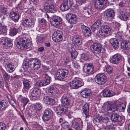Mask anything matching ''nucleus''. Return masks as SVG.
Instances as JSON below:
<instances>
[{
  "mask_svg": "<svg viewBox=\"0 0 130 130\" xmlns=\"http://www.w3.org/2000/svg\"><path fill=\"white\" fill-rule=\"evenodd\" d=\"M6 128L5 124L3 122H0V130H5Z\"/></svg>",
  "mask_w": 130,
  "mask_h": 130,
  "instance_id": "obj_60",
  "label": "nucleus"
},
{
  "mask_svg": "<svg viewBox=\"0 0 130 130\" xmlns=\"http://www.w3.org/2000/svg\"><path fill=\"white\" fill-rule=\"evenodd\" d=\"M72 126L75 129L78 130H79L80 129L79 124L77 122H73L72 123Z\"/></svg>",
  "mask_w": 130,
  "mask_h": 130,
  "instance_id": "obj_52",
  "label": "nucleus"
},
{
  "mask_svg": "<svg viewBox=\"0 0 130 130\" xmlns=\"http://www.w3.org/2000/svg\"><path fill=\"white\" fill-rule=\"evenodd\" d=\"M106 80V76L103 73L98 74L96 75L95 78V82L99 85L104 84Z\"/></svg>",
  "mask_w": 130,
  "mask_h": 130,
  "instance_id": "obj_5",
  "label": "nucleus"
},
{
  "mask_svg": "<svg viewBox=\"0 0 130 130\" xmlns=\"http://www.w3.org/2000/svg\"><path fill=\"white\" fill-rule=\"evenodd\" d=\"M103 117L98 116L94 119L93 121L95 122L101 123L103 121Z\"/></svg>",
  "mask_w": 130,
  "mask_h": 130,
  "instance_id": "obj_47",
  "label": "nucleus"
},
{
  "mask_svg": "<svg viewBox=\"0 0 130 130\" xmlns=\"http://www.w3.org/2000/svg\"><path fill=\"white\" fill-rule=\"evenodd\" d=\"M104 17L108 19H111L113 18L115 15V12L114 10L109 9L106 10L104 13Z\"/></svg>",
  "mask_w": 130,
  "mask_h": 130,
  "instance_id": "obj_18",
  "label": "nucleus"
},
{
  "mask_svg": "<svg viewBox=\"0 0 130 130\" xmlns=\"http://www.w3.org/2000/svg\"><path fill=\"white\" fill-rule=\"evenodd\" d=\"M107 0H95L94 3V7L97 9L102 10L105 7Z\"/></svg>",
  "mask_w": 130,
  "mask_h": 130,
  "instance_id": "obj_8",
  "label": "nucleus"
},
{
  "mask_svg": "<svg viewBox=\"0 0 130 130\" xmlns=\"http://www.w3.org/2000/svg\"><path fill=\"white\" fill-rule=\"evenodd\" d=\"M53 20L52 23L54 26H56L59 25L60 23L61 20V18L59 17L56 16H54L53 17Z\"/></svg>",
  "mask_w": 130,
  "mask_h": 130,
  "instance_id": "obj_34",
  "label": "nucleus"
},
{
  "mask_svg": "<svg viewBox=\"0 0 130 130\" xmlns=\"http://www.w3.org/2000/svg\"><path fill=\"white\" fill-rule=\"evenodd\" d=\"M126 105V104L125 103H122L119 104H117L115 102V108H116V111L120 112L123 111L125 108Z\"/></svg>",
  "mask_w": 130,
  "mask_h": 130,
  "instance_id": "obj_28",
  "label": "nucleus"
},
{
  "mask_svg": "<svg viewBox=\"0 0 130 130\" xmlns=\"http://www.w3.org/2000/svg\"><path fill=\"white\" fill-rule=\"evenodd\" d=\"M99 33L102 36L106 37L110 35L111 32L110 28L108 25H103L101 27Z\"/></svg>",
  "mask_w": 130,
  "mask_h": 130,
  "instance_id": "obj_4",
  "label": "nucleus"
},
{
  "mask_svg": "<svg viewBox=\"0 0 130 130\" xmlns=\"http://www.w3.org/2000/svg\"><path fill=\"white\" fill-rule=\"evenodd\" d=\"M89 103H87L84 105L83 108V112L86 115V118L90 116L89 113Z\"/></svg>",
  "mask_w": 130,
  "mask_h": 130,
  "instance_id": "obj_35",
  "label": "nucleus"
},
{
  "mask_svg": "<svg viewBox=\"0 0 130 130\" xmlns=\"http://www.w3.org/2000/svg\"><path fill=\"white\" fill-rule=\"evenodd\" d=\"M69 7L68 0H63V3L61 5L60 8L62 11H65L68 10Z\"/></svg>",
  "mask_w": 130,
  "mask_h": 130,
  "instance_id": "obj_32",
  "label": "nucleus"
},
{
  "mask_svg": "<svg viewBox=\"0 0 130 130\" xmlns=\"http://www.w3.org/2000/svg\"><path fill=\"white\" fill-rule=\"evenodd\" d=\"M9 38L7 37H5L1 38L0 41V43L1 44L5 45L7 43Z\"/></svg>",
  "mask_w": 130,
  "mask_h": 130,
  "instance_id": "obj_51",
  "label": "nucleus"
},
{
  "mask_svg": "<svg viewBox=\"0 0 130 130\" xmlns=\"http://www.w3.org/2000/svg\"><path fill=\"white\" fill-rule=\"evenodd\" d=\"M39 22L41 24L45 26L46 25V21L44 19H39Z\"/></svg>",
  "mask_w": 130,
  "mask_h": 130,
  "instance_id": "obj_58",
  "label": "nucleus"
},
{
  "mask_svg": "<svg viewBox=\"0 0 130 130\" xmlns=\"http://www.w3.org/2000/svg\"><path fill=\"white\" fill-rule=\"evenodd\" d=\"M7 32V30L6 27L0 25V34L5 35H6Z\"/></svg>",
  "mask_w": 130,
  "mask_h": 130,
  "instance_id": "obj_43",
  "label": "nucleus"
},
{
  "mask_svg": "<svg viewBox=\"0 0 130 130\" xmlns=\"http://www.w3.org/2000/svg\"><path fill=\"white\" fill-rule=\"evenodd\" d=\"M44 38V36L42 35L37 36L36 41L38 43H41L43 42Z\"/></svg>",
  "mask_w": 130,
  "mask_h": 130,
  "instance_id": "obj_46",
  "label": "nucleus"
},
{
  "mask_svg": "<svg viewBox=\"0 0 130 130\" xmlns=\"http://www.w3.org/2000/svg\"><path fill=\"white\" fill-rule=\"evenodd\" d=\"M20 101L23 104V110L25 109V105L27 104L29 102V100L27 98L25 97H22L21 98Z\"/></svg>",
  "mask_w": 130,
  "mask_h": 130,
  "instance_id": "obj_41",
  "label": "nucleus"
},
{
  "mask_svg": "<svg viewBox=\"0 0 130 130\" xmlns=\"http://www.w3.org/2000/svg\"><path fill=\"white\" fill-rule=\"evenodd\" d=\"M121 60V55L118 54H116L112 56L110 58V61L112 63L118 64Z\"/></svg>",
  "mask_w": 130,
  "mask_h": 130,
  "instance_id": "obj_15",
  "label": "nucleus"
},
{
  "mask_svg": "<svg viewBox=\"0 0 130 130\" xmlns=\"http://www.w3.org/2000/svg\"><path fill=\"white\" fill-rule=\"evenodd\" d=\"M22 83L21 82L18 81L15 84V87L16 88H19L20 87Z\"/></svg>",
  "mask_w": 130,
  "mask_h": 130,
  "instance_id": "obj_64",
  "label": "nucleus"
},
{
  "mask_svg": "<svg viewBox=\"0 0 130 130\" xmlns=\"http://www.w3.org/2000/svg\"><path fill=\"white\" fill-rule=\"evenodd\" d=\"M24 22L26 26L28 27H33L34 25V21L32 18L30 19L29 18H25Z\"/></svg>",
  "mask_w": 130,
  "mask_h": 130,
  "instance_id": "obj_24",
  "label": "nucleus"
},
{
  "mask_svg": "<svg viewBox=\"0 0 130 130\" xmlns=\"http://www.w3.org/2000/svg\"><path fill=\"white\" fill-rule=\"evenodd\" d=\"M72 58L73 59H75L77 56L78 53L75 50H73L72 51L70 52Z\"/></svg>",
  "mask_w": 130,
  "mask_h": 130,
  "instance_id": "obj_54",
  "label": "nucleus"
},
{
  "mask_svg": "<svg viewBox=\"0 0 130 130\" xmlns=\"http://www.w3.org/2000/svg\"><path fill=\"white\" fill-rule=\"evenodd\" d=\"M7 54L5 53H0V61L2 62H4L6 59Z\"/></svg>",
  "mask_w": 130,
  "mask_h": 130,
  "instance_id": "obj_45",
  "label": "nucleus"
},
{
  "mask_svg": "<svg viewBox=\"0 0 130 130\" xmlns=\"http://www.w3.org/2000/svg\"><path fill=\"white\" fill-rule=\"evenodd\" d=\"M82 30L86 37H88L91 34V32L90 28L84 25L81 26Z\"/></svg>",
  "mask_w": 130,
  "mask_h": 130,
  "instance_id": "obj_22",
  "label": "nucleus"
},
{
  "mask_svg": "<svg viewBox=\"0 0 130 130\" xmlns=\"http://www.w3.org/2000/svg\"><path fill=\"white\" fill-rule=\"evenodd\" d=\"M82 58L85 60H87L88 59V56L87 54H83L81 56Z\"/></svg>",
  "mask_w": 130,
  "mask_h": 130,
  "instance_id": "obj_61",
  "label": "nucleus"
},
{
  "mask_svg": "<svg viewBox=\"0 0 130 130\" xmlns=\"http://www.w3.org/2000/svg\"><path fill=\"white\" fill-rule=\"evenodd\" d=\"M91 94L90 90L87 88L82 91L80 92L81 95L84 98H87L88 96H90Z\"/></svg>",
  "mask_w": 130,
  "mask_h": 130,
  "instance_id": "obj_30",
  "label": "nucleus"
},
{
  "mask_svg": "<svg viewBox=\"0 0 130 130\" xmlns=\"http://www.w3.org/2000/svg\"><path fill=\"white\" fill-rule=\"evenodd\" d=\"M90 48L92 52L94 54H99L100 53H102V55L103 57H105L107 56L105 53V50L102 48V45L98 43H93Z\"/></svg>",
  "mask_w": 130,
  "mask_h": 130,
  "instance_id": "obj_3",
  "label": "nucleus"
},
{
  "mask_svg": "<svg viewBox=\"0 0 130 130\" xmlns=\"http://www.w3.org/2000/svg\"><path fill=\"white\" fill-rule=\"evenodd\" d=\"M34 108L35 109L38 111L41 109L42 107L41 104L39 103H36L35 105Z\"/></svg>",
  "mask_w": 130,
  "mask_h": 130,
  "instance_id": "obj_53",
  "label": "nucleus"
},
{
  "mask_svg": "<svg viewBox=\"0 0 130 130\" xmlns=\"http://www.w3.org/2000/svg\"><path fill=\"white\" fill-rule=\"evenodd\" d=\"M115 93L109 89H105L103 90V95L104 97H110L114 95Z\"/></svg>",
  "mask_w": 130,
  "mask_h": 130,
  "instance_id": "obj_31",
  "label": "nucleus"
},
{
  "mask_svg": "<svg viewBox=\"0 0 130 130\" xmlns=\"http://www.w3.org/2000/svg\"><path fill=\"white\" fill-rule=\"evenodd\" d=\"M70 86L71 89H77L84 85V83L78 78H76L70 82Z\"/></svg>",
  "mask_w": 130,
  "mask_h": 130,
  "instance_id": "obj_10",
  "label": "nucleus"
},
{
  "mask_svg": "<svg viewBox=\"0 0 130 130\" xmlns=\"http://www.w3.org/2000/svg\"><path fill=\"white\" fill-rule=\"evenodd\" d=\"M43 100L46 104H48L51 105H54L55 103V101L53 99L48 96H45L43 98Z\"/></svg>",
  "mask_w": 130,
  "mask_h": 130,
  "instance_id": "obj_33",
  "label": "nucleus"
},
{
  "mask_svg": "<svg viewBox=\"0 0 130 130\" xmlns=\"http://www.w3.org/2000/svg\"><path fill=\"white\" fill-rule=\"evenodd\" d=\"M61 127L64 128H67L69 126L68 123L66 121H64L61 124Z\"/></svg>",
  "mask_w": 130,
  "mask_h": 130,
  "instance_id": "obj_55",
  "label": "nucleus"
},
{
  "mask_svg": "<svg viewBox=\"0 0 130 130\" xmlns=\"http://www.w3.org/2000/svg\"><path fill=\"white\" fill-rule=\"evenodd\" d=\"M23 65L25 69L29 67L32 70H37L40 67L41 63L40 60L37 59H27L24 61Z\"/></svg>",
  "mask_w": 130,
  "mask_h": 130,
  "instance_id": "obj_1",
  "label": "nucleus"
},
{
  "mask_svg": "<svg viewBox=\"0 0 130 130\" xmlns=\"http://www.w3.org/2000/svg\"><path fill=\"white\" fill-rule=\"evenodd\" d=\"M67 20L71 24H74L76 23L77 18L76 15L73 13H68L66 16Z\"/></svg>",
  "mask_w": 130,
  "mask_h": 130,
  "instance_id": "obj_13",
  "label": "nucleus"
},
{
  "mask_svg": "<svg viewBox=\"0 0 130 130\" xmlns=\"http://www.w3.org/2000/svg\"><path fill=\"white\" fill-rule=\"evenodd\" d=\"M9 17L12 21L16 22L18 21L20 16L17 13L14 11H12L10 12Z\"/></svg>",
  "mask_w": 130,
  "mask_h": 130,
  "instance_id": "obj_23",
  "label": "nucleus"
},
{
  "mask_svg": "<svg viewBox=\"0 0 130 130\" xmlns=\"http://www.w3.org/2000/svg\"><path fill=\"white\" fill-rule=\"evenodd\" d=\"M18 30L16 29L13 28H11L9 31L10 35L12 36L15 35L18 32Z\"/></svg>",
  "mask_w": 130,
  "mask_h": 130,
  "instance_id": "obj_48",
  "label": "nucleus"
},
{
  "mask_svg": "<svg viewBox=\"0 0 130 130\" xmlns=\"http://www.w3.org/2000/svg\"><path fill=\"white\" fill-rule=\"evenodd\" d=\"M106 71L108 74H110L113 72V68L110 66H107L106 69Z\"/></svg>",
  "mask_w": 130,
  "mask_h": 130,
  "instance_id": "obj_56",
  "label": "nucleus"
},
{
  "mask_svg": "<svg viewBox=\"0 0 130 130\" xmlns=\"http://www.w3.org/2000/svg\"><path fill=\"white\" fill-rule=\"evenodd\" d=\"M73 40L77 45H80L82 43L81 39L77 36H74Z\"/></svg>",
  "mask_w": 130,
  "mask_h": 130,
  "instance_id": "obj_38",
  "label": "nucleus"
},
{
  "mask_svg": "<svg viewBox=\"0 0 130 130\" xmlns=\"http://www.w3.org/2000/svg\"><path fill=\"white\" fill-rule=\"evenodd\" d=\"M38 111L37 110H35V109L33 110L30 113H30H29V116L31 117H33V116L35 117L38 115Z\"/></svg>",
  "mask_w": 130,
  "mask_h": 130,
  "instance_id": "obj_57",
  "label": "nucleus"
},
{
  "mask_svg": "<svg viewBox=\"0 0 130 130\" xmlns=\"http://www.w3.org/2000/svg\"><path fill=\"white\" fill-rule=\"evenodd\" d=\"M74 44H69L68 45L69 51L70 52L72 51L73 50L75 49Z\"/></svg>",
  "mask_w": 130,
  "mask_h": 130,
  "instance_id": "obj_59",
  "label": "nucleus"
},
{
  "mask_svg": "<svg viewBox=\"0 0 130 130\" xmlns=\"http://www.w3.org/2000/svg\"><path fill=\"white\" fill-rule=\"evenodd\" d=\"M63 32L57 30L54 32L52 36V38L54 41L55 42H59L63 38Z\"/></svg>",
  "mask_w": 130,
  "mask_h": 130,
  "instance_id": "obj_11",
  "label": "nucleus"
},
{
  "mask_svg": "<svg viewBox=\"0 0 130 130\" xmlns=\"http://www.w3.org/2000/svg\"><path fill=\"white\" fill-rule=\"evenodd\" d=\"M30 99L33 101L39 99L41 95L40 90L38 88L34 87L31 90Z\"/></svg>",
  "mask_w": 130,
  "mask_h": 130,
  "instance_id": "obj_6",
  "label": "nucleus"
},
{
  "mask_svg": "<svg viewBox=\"0 0 130 130\" xmlns=\"http://www.w3.org/2000/svg\"><path fill=\"white\" fill-rule=\"evenodd\" d=\"M66 106H59L57 107L56 112L57 114L59 115H63L65 114L68 111V108Z\"/></svg>",
  "mask_w": 130,
  "mask_h": 130,
  "instance_id": "obj_17",
  "label": "nucleus"
},
{
  "mask_svg": "<svg viewBox=\"0 0 130 130\" xmlns=\"http://www.w3.org/2000/svg\"><path fill=\"white\" fill-rule=\"evenodd\" d=\"M83 9V13L86 17L89 18L92 13V9L90 6L84 7Z\"/></svg>",
  "mask_w": 130,
  "mask_h": 130,
  "instance_id": "obj_20",
  "label": "nucleus"
},
{
  "mask_svg": "<svg viewBox=\"0 0 130 130\" xmlns=\"http://www.w3.org/2000/svg\"><path fill=\"white\" fill-rule=\"evenodd\" d=\"M19 41L17 42L16 45L17 47L21 50H25L29 48L31 46L32 43L30 39L25 36L19 37Z\"/></svg>",
  "mask_w": 130,
  "mask_h": 130,
  "instance_id": "obj_2",
  "label": "nucleus"
},
{
  "mask_svg": "<svg viewBox=\"0 0 130 130\" xmlns=\"http://www.w3.org/2000/svg\"><path fill=\"white\" fill-rule=\"evenodd\" d=\"M72 98V96L68 94H64L61 99V102L64 106H68L71 104Z\"/></svg>",
  "mask_w": 130,
  "mask_h": 130,
  "instance_id": "obj_9",
  "label": "nucleus"
},
{
  "mask_svg": "<svg viewBox=\"0 0 130 130\" xmlns=\"http://www.w3.org/2000/svg\"><path fill=\"white\" fill-rule=\"evenodd\" d=\"M53 116V112L49 109H46L44 112L42 118L44 121H48L51 119Z\"/></svg>",
  "mask_w": 130,
  "mask_h": 130,
  "instance_id": "obj_12",
  "label": "nucleus"
},
{
  "mask_svg": "<svg viewBox=\"0 0 130 130\" xmlns=\"http://www.w3.org/2000/svg\"><path fill=\"white\" fill-rule=\"evenodd\" d=\"M44 9L45 11L49 13H54L56 11V9L54 6L45 7Z\"/></svg>",
  "mask_w": 130,
  "mask_h": 130,
  "instance_id": "obj_42",
  "label": "nucleus"
},
{
  "mask_svg": "<svg viewBox=\"0 0 130 130\" xmlns=\"http://www.w3.org/2000/svg\"><path fill=\"white\" fill-rule=\"evenodd\" d=\"M23 85V89L25 91H27L31 87V82L27 79H24L22 80Z\"/></svg>",
  "mask_w": 130,
  "mask_h": 130,
  "instance_id": "obj_27",
  "label": "nucleus"
},
{
  "mask_svg": "<svg viewBox=\"0 0 130 130\" xmlns=\"http://www.w3.org/2000/svg\"><path fill=\"white\" fill-rule=\"evenodd\" d=\"M109 42L111 44L114 49H117L119 47V42L116 39L113 38H111L109 39Z\"/></svg>",
  "mask_w": 130,
  "mask_h": 130,
  "instance_id": "obj_26",
  "label": "nucleus"
},
{
  "mask_svg": "<svg viewBox=\"0 0 130 130\" xmlns=\"http://www.w3.org/2000/svg\"><path fill=\"white\" fill-rule=\"evenodd\" d=\"M129 16V13L125 10L120 12L119 17L121 20L126 21L127 20Z\"/></svg>",
  "mask_w": 130,
  "mask_h": 130,
  "instance_id": "obj_25",
  "label": "nucleus"
},
{
  "mask_svg": "<svg viewBox=\"0 0 130 130\" xmlns=\"http://www.w3.org/2000/svg\"><path fill=\"white\" fill-rule=\"evenodd\" d=\"M51 77L47 74L45 75V80L38 81L36 84V86L39 87L45 86L49 84L50 82Z\"/></svg>",
  "mask_w": 130,
  "mask_h": 130,
  "instance_id": "obj_14",
  "label": "nucleus"
},
{
  "mask_svg": "<svg viewBox=\"0 0 130 130\" xmlns=\"http://www.w3.org/2000/svg\"><path fill=\"white\" fill-rule=\"evenodd\" d=\"M7 44L6 45V49L11 48L12 46V40L10 38L9 39L8 41L7 42Z\"/></svg>",
  "mask_w": 130,
  "mask_h": 130,
  "instance_id": "obj_50",
  "label": "nucleus"
},
{
  "mask_svg": "<svg viewBox=\"0 0 130 130\" xmlns=\"http://www.w3.org/2000/svg\"><path fill=\"white\" fill-rule=\"evenodd\" d=\"M12 63H6V69L8 72L11 73L15 69L14 65Z\"/></svg>",
  "mask_w": 130,
  "mask_h": 130,
  "instance_id": "obj_37",
  "label": "nucleus"
},
{
  "mask_svg": "<svg viewBox=\"0 0 130 130\" xmlns=\"http://www.w3.org/2000/svg\"><path fill=\"white\" fill-rule=\"evenodd\" d=\"M57 89L54 85H52L48 89V92L51 95H55L57 92Z\"/></svg>",
  "mask_w": 130,
  "mask_h": 130,
  "instance_id": "obj_36",
  "label": "nucleus"
},
{
  "mask_svg": "<svg viewBox=\"0 0 130 130\" xmlns=\"http://www.w3.org/2000/svg\"><path fill=\"white\" fill-rule=\"evenodd\" d=\"M68 73V71L65 69H59L56 74L58 80H62L67 77Z\"/></svg>",
  "mask_w": 130,
  "mask_h": 130,
  "instance_id": "obj_7",
  "label": "nucleus"
},
{
  "mask_svg": "<svg viewBox=\"0 0 130 130\" xmlns=\"http://www.w3.org/2000/svg\"><path fill=\"white\" fill-rule=\"evenodd\" d=\"M8 10L5 8H2L0 11V17H1L3 15H7L8 13Z\"/></svg>",
  "mask_w": 130,
  "mask_h": 130,
  "instance_id": "obj_44",
  "label": "nucleus"
},
{
  "mask_svg": "<svg viewBox=\"0 0 130 130\" xmlns=\"http://www.w3.org/2000/svg\"><path fill=\"white\" fill-rule=\"evenodd\" d=\"M93 69V65L91 63H87L85 64L83 68L84 72L87 73H91Z\"/></svg>",
  "mask_w": 130,
  "mask_h": 130,
  "instance_id": "obj_19",
  "label": "nucleus"
},
{
  "mask_svg": "<svg viewBox=\"0 0 130 130\" xmlns=\"http://www.w3.org/2000/svg\"><path fill=\"white\" fill-rule=\"evenodd\" d=\"M115 108V102H111L107 106V111L109 114L113 113V112L116 111V108Z\"/></svg>",
  "mask_w": 130,
  "mask_h": 130,
  "instance_id": "obj_16",
  "label": "nucleus"
},
{
  "mask_svg": "<svg viewBox=\"0 0 130 130\" xmlns=\"http://www.w3.org/2000/svg\"><path fill=\"white\" fill-rule=\"evenodd\" d=\"M3 75L4 80L6 82H8L10 78V75L6 72H5L3 73Z\"/></svg>",
  "mask_w": 130,
  "mask_h": 130,
  "instance_id": "obj_49",
  "label": "nucleus"
},
{
  "mask_svg": "<svg viewBox=\"0 0 130 130\" xmlns=\"http://www.w3.org/2000/svg\"><path fill=\"white\" fill-rule=\"evenodd\" d=\"M110 119L112 121L114 122H120L122 120L121 116L117 113H112L111 115Z\"/></svg>",
  "mask_w": 130,
  "mask_h": 130,
  "instance_id": "obj_21",
  "label": "nucleus"
},
{
  "mask_svg": "<svg viewBox=\"0 0 130 130\" xmlns=\"http://www.w3.org/2000/svg\"><path fill=\"white\" fill-rule=\"evenodd\" d=\"M106 128L108 130L112 129L113 130L115 129V126L112 124H111L106 126Z\"/></svg>",
  "mask_w": 130,
  "mask_h": 130,
  "instance_id": "obj_62",
  "label": "nucleus"
},
{
  "mask_svg": "<svg viewBox=\"0 0 130 130\" xmlns=\"http://www.w3.org/2000/svg\"><path fill=\"white\" fill-rule=\"evenodd\" d=\"M99 27V25H97L96 24H95V23H94L91 26V28L92 30L95 31Z\"/></svg>",
  "mask_w": 130,
  "mask_h": 130,
  "instance_id": "obj_63",
  "label": "nucleus"
},
{
  "mask_svg": "<svg viewBox=\"0 0 130 130\" xmlns=\"http://www.w3.org/2000/svg\"><path fill=\"white\" fill-rule=\"evenodd\" d=\"M54 1L53 0H47L44 2L43 4L44 8L50 6H54Z\"/></svg>",
  "mask_w": 130,
  "mask_h": 130,
  "instance_id": "obj_39",
  "label": "nucleus"
},
{
  "mask_svg": "<svg viewBox=\"0 0 130 130\" xmlns=\"http://www.w3.org/2000/svg\"><path fill=\"white\" fill-rule=\"evenodd\" d=\"M8 103L6 101L2 100L0 102V110H3L8 106Z\"/></svg>",
  "mask_w": 130,
  "mask_h": 130,
  "instance_id": "obj_40",
  "label": "nucleus"
},
{
  "mask_svg": "<svg viewBox=\"0 0 130 130\" xmlns=\"http://www.w3.org/2000/svg\"><path fill=\"white\" fill-rule=\"evenodd\" d=\"M121 46L123 49L128 50L130 48V40H127L122 41Z\"/></svg>",
  "mask_w": 130,
  "mask_h": 130,
  "instance_id": "obj_29",
  "label": "nucleus"
}]
</instances>
